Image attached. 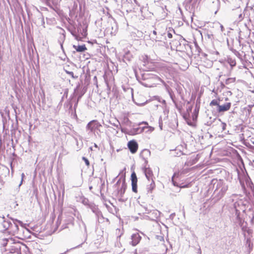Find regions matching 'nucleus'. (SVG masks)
I'll use <instances>...</instances> for the list:
<instances>
[{"instance_id": "1", "label": "nucleus", "mask_w": 254, "mask_h": 254, "mask_svg": "<svg viewBox=\"0 0 254 254\" xmlns=\"http://www.w3.org/2000/svg\"><path fill=\"white\" fill-rule=\"evenodd\" d=\"M214 193L216 194L217 200L221 199L224 196L228 189V185L222 180H212Z\"/></svg>"}, {"instance_id": "2", "label": "nucleus", "mask_w": 254, "mask_h": 254, "mask_svg": "<svg viewBox=\"0 0 254 254\" xmlns=\"http://www.w3.org/2000/svg\"><path fill=\"white\" fill-rule=\"evenodd\" d=\"M247 204V201L242 199L237 200L233 204L235 211H242L244 212L246 210V206Z\"/></svg>"}, {"instance_id": "3", "label": "nucleus", "mask_w": 254, "mask_h": 254, "mask_svg": "<svg viewBox=\"0 0 254 254\" xmlns=\"http://www.w3.org/2000/svg\"><path fill=\"white\" fill-rule=\"evenodd\" d=\"M102 127V125L97 120H92L89 122L86 127V130L90 131V132H94L96 129H99V127Z\"/></svg>"}, {"instance_id": "4", "label": "nucleus", "mask_w": 254, "mask_h": 254, "mask_svg": "<svg viewBox=\"0 0 254 254\" xmlns=\"http://www.w3.org/2000/svg\"><path fill=\"white\" fill-rule=\"evenodd\" d=\"M10 219L12 220L13 224L11 223L10 228L14 233L19 231V226H20L22 228L25 227L26 224H24L21 221L12 218H10Z\"/></svg>"}, {"instance_id": "5", "label": "nucleus", "mask_w": 254, "mask_h": 254, "mask_svg": "<svg viewBox=\"0 0 254 254\" xmlns=\"http://www.w3.org/2000/svg\"><path fill=\"white\" fill-rule=\"evenodd\" d=\"M11 225V222L7 220L3 216H0V230L1 232H4L10 228Z\"/></svg>"}, {"instance_id": "6", "label": "nucleus", "mask_w": 254, "mask_h": 254, "mask_svg": "<svg viewBox=\"0 0 254 254\" xmlns=\"http://www.w3.org/2000/svg\"><path fill=\"white\" fill-rule=\"evenodd\" d=\"M22 245L21 243H15L11 246L9 252L6 254H21V247Z\"/></svg>"}, {"instance_id": "7", "label": "nucleus", "mask_w": 254, "mask_h": 254, "mask_svg": "<svg viewBox=\"0 0 254 254\" xmlns=\"http://www.w3.org/2000/svg\"><path fill=\"white\" fill-rule=\"evenodd\" d=\"M127 147L130 152L134 154L136 152L138 149V144L137 142L134 140L129 141L127 143Z\"/></svg>"}, {"instance_id": "8", "label": "nucleus", "mask_w": 254, "mask_h": 254, "mask_svg": "<svg viewBox=\"0 0 254 254\" xmlns=\"http://www.w3.org/2000/svg\"><path fill=\"white\" fill-rule=\"evenodd\" d=\"M150 78L152 79L153 81H154L155 82L152 83L151 85H148L146 83H143V84L144 85V86L150 87L155 86L156 84H158V81L162 82L165 86H166V83L161 78H160L158 76L156 75H152L150 77Z\"/></svg>"}, {"instance_id": "9", "label": "nucleus", "mask_w": 254, "mask_h": 254, "mask_svg": "<svg viewBox=\"0 0 254 254\" xmlns=\"http://www.w3.org/2000/svg\"><path fill=\"white\" fill-rule=\"evenodd\" d=\"M142 169L146 179L148 181H150V180H152V179H153V172L152 170L149 167H147V165H146V164H143Z\"/></svg>"}, {"instance_id": "10", "label": "nucleus", "mask_w": 254, "mask_h": 254, "mask_svg": "<svg viewBox=\"0 0 254 254\" xmlns=\"http://www.w3.org/2000/svg\"><path fill=\"white\" fill-rule=\"evenodd\" d=\"M131 186H132V190L134 192H137V178L136 175V174L134 172H132L131 174Z\"/></svg>"}, {"instance_id": "11", "label": "nucleus", "mask_w": 254, "mask_h": 254, "mask_svg": "<svg viewBox=\"0 0 254 254\" xmlns=\"http://www.w3.org/2000/svg\"><path fill=\"white\" fill-rule=\"evenodd\" d=\"M231 106V102H226L223 105H219L218 108H217V111L218 113H223L224 112L228 111Z\"/></svg>"}, {"instance_id": "12", "label": "nucleus", "mask_w": 254, "mask_h": 254, "mask_svg": "<svg viewBox=\"0 0 254 254\" xmlns=\"http://www.w3.org/2000/svg\"><path fill=\"white\" fill-rule=\"evenodd\" d=\"M151 153L149 150L145 149H143L140 154V156L144 161V163L146 165L148 163V158L150 156Z\"/></svg>"}, {"instance_id": "13", "label": "nucleus", "mask_w": 254, "mask_h": 254, "mask_svg": "<svg viewBox=\"0 0 254 254\" xmlns=\"http://www.w3.org/2000/svg\"><path fill=\"white\" fill-rule=\"evenodd\" d=\"M157 12L159 14L160 18L161 19H164L167 15V10L166 9V6H159L157 8Z\"/></svg>"}, {"instance_id": "14", "label": "nucleus", "mask_w": 254, "mask_h": 254, "mask_svg": "<svg viewBox=\"0 0 254 254\" xmlns=\"http://www.w3.org/2000/svg\"><path fill=\"white\" fill-rule=\"evenodd\" d=\"M126 188H127V185L125 183V180L124 179L123 181L122 186H121V188L120 189H119L118 190V194L119 196L120 197V198H119L120 201H124L122 199L121 197H122L123 196V195L125 193V192L126 191Z\"/></svg>"}, {"instance_id": "15", "label": "nucleus", "mask_w": 254, "mask_h": 254, "mask_svg": "<svg viewBox=\"0 0 254 254\" xmlns=\"http://www.w3.org/2000/svg\"><path fill=\"white\" fill-rule=\"evenodd\" d=\"M141 236L138 233L134 234L131 236V244L132 246H135L139 243L141 240Z\"/></svg>"}, {"instance_id": "16", "label": "nucleus", "mask_w": 254, "mask_h": 254, "mask_svg": "<svg viewBox=\"0 0 254 254\" xmlns=\"http://www.w3.org/2000/svg\"><path fill=\"white\" fill-rule=\"evenodd\" d=\"M245 237H248L249 236V238H247V243H250V237L253 233V230L249 228H248L247 227H245V228H243V229H242ZM250 245V244H249Z\"/></svg>"}, {"instance_id": "17", "label": "nucleus", "mask_w": 254, "mask_h": 254, "mask_svg": "<svg viewBox=\"0 0 254 254\" xmlns=\"http://www.w3.org/2000/svg\"><path fill=\"white\" fill-rule=\"evenodd\" d=\"M143 130V128L140 127L133 128L128 131V134L130 135H134L141 133Z\"/></svg>"}, {"instance_id": "18", "label": "nucleus", "mask_w": 254, "mask_h": 254, "mask_svg": "<svg viewBox=\"0 0 254 254\" xmlns=\"http://www.w3.org/2000/svg\"><path fill=\"white\" fill-rule=\"evenodd\" d=\"M73 47L78 52H83L87 49L84 44L78 46L73 45Z\"/></svg>"}, {"instance_id": "19", "label": "nucleus", "mask_w": 254, "mask_h": 254, "mask_svg": "<svg viewBox=\"0 0 254 254\" xmlns=\"http://www.w3.org/2000/svg\"><path fill=\"white\" fill-rule=\"evenodd\" d=\"M156 238L157 240L160 241V245L163 246L164 251H165V252H166V251L167 250V248L166 246L164 245V237L161 235H156Z\"/></svg>"}, {"instance_id": "20", "label": "nucleus", "mask_w": 254, "mask_h": 254, "mask_svg": "<svg viewBox=\"0 0 254 254\" xmlns=\"http://www.w3.org/2000/svg\"><path fill=\"white\" fill-rule=\"evenodd\" d=\"M118 30V26L116 22L114 20L113 23L112 24L111 31L110 33L111 35H115Z\"/></svg>"}, {"instance_id": "21", "label": "nucleus", "mask_w": 254, "mask_h": 254, "mask_svg": "<svg viewBox=\"0 0 254 254\" xmlns=\"http://www.w3.org/2000/svg\"><path fill=\"white\" fill-rule=\"evenodd\" d=\"M227 62L229 64L232 68L236 66V62L235 59L231 57H228Z\"/></svg>"}, {"instance_id": "22", "label": "nucleus", "mask_w": 254, "mask_h": 254, "mask_svg": "<svg viewBox=\"0 0 254 254\" xmlns=\"http://www.w3.org/2000/svg\"><path fill=\"white\" fill-rule=\"evenodd\" d=\"M166 88H167L168 93L169 94V95L170 97V98L171 99L172 101L173 102L174 101L176 100L175 98V96L174 92L173 91L172 89H171V88H170L169 87H167Z\"/></svg>"}, {"instance_id": "23", "label": "nucleus", "mask_w": 254, "mask_h": 254, "mask_svg": "<svg viewBox=\"0 0 254 254\" xmlns=\"http://www.w3.org/2000/svg\"><path fill=\"white\" fill-rule=\"evenodd\" d=\"M155 184L154 181L153 179H152L151 184L147 187V192L151 193L152 190L155 188Z\"/></svg>"}, {"instance_id": "24", "label": "nucleus", "mask_w": 254, "mask_h": 254, "mask_svg": "<svg viewBox=\"0 0 254 254\" xmlns=\"http://www.w3.org/2000/svg\"><path fill=\"white\" fill-rule=\"evenodd\" d=\"M173 103L174 104L176 109H177L179 111H181L182 109L183 105V103L181 102H178L176 100L174 101Z\"/></svg>"}, {"instance_id": "25", "label": "nucleus", "mask_w": 254, "mask_h": 254, "mask_svg": "<svg viewBox=\"0 0 254 254\" xmlns=\"http://www.w3.org/2000/svg\"><path fill=\"white\" fill-rule=\"evenodd\" d=\"M204 34L205 37H207L211 41L214 39V36L211 32L207 31L206 32H204Z\"/></svg>"}, {"instance_id": "26", "label": "nucleus", "mask_w": 254, "mask_h": 254, "mask_svg": "<svg viewBox=\"0 0 254 254\" xmlns=\"http://www.w3.org/2000/svg\"><path fill=\"white\" fill-rule=\"evenodd\" d=\"M183 41H184V45L185 46V50L187 52H189V51L191 50V45H190L187 41H186L185 39H183Z\"/></svg>"}, {"instance_id": "27", "label": "nucleus", "mask_w": 254, "mask_h": 254, "mask_svg": "<svg viewBox=\"0 0 254 254\" xmlns=\"http://www.w3.org/2000/svg\"><path fill=\"white\" fill-rule=\"evenodd\" d=\"M236 223L239 224V225L242 228V229H243V228H245V227H246L247 222H245V221L243 219H242L238 222H236Z\"/></svg>"}, {"instance_id": "28", "label": "nucleus", "mask_w": 254, "mask_h": 254, "mask_svg": "<svg viewBox=\"0 0 254 254\" xmlns=\"http://www.w3.org/2000/svg\"><path fill=\"white\" fill-rule=\"evenodd\" d=\"M210 106H217V108H218V106H219V101L217 100L214 99L211 101L210 103Z\"/></svg>"}, {"instance_id": "29", "label": "nucleus", "mask_w": 254, "mask_h": 254, "mask_svg": "<svg viewBox=\"0 0 254 254\" xmlns=\"http://www.w3.org/2000/svg\"><path fill=\"white\" fill-rule=\"evenodd\" d=\"M241 212L240 211H235V215H236V222H238L243 219L240 216Z\"/></svg>"}, {"instance_id": "30", "label": "nucleus", "mask_w": 254, "mask_h": 254, "mask_svg": "<svg viewBox=\"0 0 254 254\" xmlns=\"http://www.w3.org/2000/svg\"><path fill=\"white\" fill-rule=\"evenodd\" d=\"M96 215L97 216V218H98V221L99 223L101 222V219H104V217L102 215V214L101 212H98L96 213Z\"/></svg>"}, {"instance_id": "31", "label": "nucleus", "mask_w": 254, "mask_h": 254, "mask_svg": "<svg viewBox=\"0 0 254 254\" xmlns=\"http://www.w3.org/2000/svg\"><path fill=\"white\" fill-rule=\"evenodd\" d=\"M176 90L177 91L178 93L181 96V99L182 100H184V96L182 94V89H181V88L180 86H177V87L176 88Z\"/></svg>"}, {"instance_id": "32", "label": "nucleus", "mask_w": 254, "mask_h": 254, "mask_svg": "<svg viewBox=\"0 0 254 254\" xmlns=\"http://www.w3.org/2000/svg\"><path fill=\"white\" fill-rule=\"evenodd\" d=\"M42 2L45 3L47 6L50 7L51 8L54 9L53 6L51 4L50 2V0H42Z\"/></svg>"}, {"instance_id": "33", "label": "nucleus", "mask_w": 254, "mask_h": 254, "mask_svg": "<svg viewBox=\"0 0 254 254\" xmlns=\"http://www.w3.org/2000/svg\"><path fill=\"white\" fill-rule=\"evenodd\" d=\"M65 72L67 74L70 75L73 79L76 78L77 77V76H74V73H73V72L72 71H68V70H65Z\"/></svg>"}, {"instance_id": "34", "label": "nucleus", "mask_w": 254, "mask_h": 254, "mask_svg": "<svg viewBox=\"0 0 254 254\" xmlns=\"http://www.w3.org/2000/svg\"><path fill=\"white\" fill-rule=\"evenodd\" d=\"M80 87V84H78V85H77L76 88L74 90V93L75 94L77 95L78 92V90H79Z\"/></svg>"}, {"instance_id": "35", "label": "nucleus", "mask_w": 254, "mask_h": 254, "mask_svg": "<svg viewBox=\"0 0 254 254\" xmlns=\"http://www.w3.org/2000/svg\"><path fill=\"white\" fill-rule=\"evenodd\" d=\"M82 159L84 161V162L86 164V165L87 166H88L89 165V164H90V163H89V161L88 160V159L87 158H86L85 157H82Z\"/></svg>"}, {"instance_id": "36", "label": "nucleus", "mask_w": 254, "mask_h": 254, "mask_svg": "<svg viewBox=\"0 0 254 254\" xmlns=\"http://www.w3.org/2000/svg\"><path fill=\"white\" fill-rule=\"evenodd\" d=\"M8 241V240L6 238H4V239H2V245L3 247H5L7 245Z\"/></svg>"}, {"instance_id": "37", "label": "nucleus", "mask_w": 254, "mask_h": 254, "mask_svg": "<svg viewBox=\"0 0 254 254\" xmlns=\"http://www.w3.org/2000/svg\"><path fill=\"white\" fill-rule=\"evenodd\" d=\"M176 175V174H174L173 177H172V182L174 186H178L177 183L174 181V178Z\"/></svg>"}, {"instance_id": "38", "label": "nucleus", "mask_w": 254, "mask_h": 254, "mask_svg": "<svg viewBox=\"0 0 254 254\" xmlns=\"http://www.w3.org/2000/svg\"><path fill=\"white\" fill-rule=\"evenodd\" d=\"M221 127L222 128V130H225L226 127V124L225 123L221 122Z\"/></svg>"}, {"instance_id": "39", "label": "nucleus", "mask_w": 254, "mask_h": 254, "mask_svg": "<svg viewBox=\"0 0 254 254\" xmlns=\"http://www.w3.org/2000/svg\"><path fill=\"white\" fill-rule=\"evenodd\" d=\"M81 224H82V225L83 226L84 232L85 233H86L87 232V229H86V226L85 225V223L84 222V221L82 220H81Z\"/></svg>"}, {"instance_id": "40", "label": "nucleus", "mask_w": 254, "mask_h": 254, "mask_svg": "<svg viewBox=\"0 0 254 254\" xmlns=\"http://www.w3.org/2000/svg\"><path fill=\"white\" fill-rule=\"evenodd\" d=\"M40 20H41V25L44 27V25H45V21H44V17L42 15V17L40 18Z\"/></svg>"}, {"instance_id": "41", "label": "nucleus", "mask_w": 254, "mask_h": 254, "mask_svg": "<svg viewBox=\"0 0 254 254\" xmlns=\"http://www.w3.org/2000/svg\"><path fill=\"white\" fill-rule=\"evenodd\" d=\"M144 211H143L144 213L149 214L151 212V211H150L149 209H148L147 207H144Z\"/></svg>"}, {"instance_id": "42", "label": "nucleus", "mask_w": 254, "mask_h": 254, "mask_svg": "<svg viewBox=\"0 0 254 254\" xmlns=\"http://www.w3.org/2000/svg\"><path fill=\"white\" fill-rule=\"evenodd\" d=\"M24 177H25L24 174V173H22V174H21V180L20 184L19 185V187H20L22 185V182H23V178H24Z\"/></svg>"}, {"instance_id": "43", "label": "nucleus", "mask_w": 254, "mask_h": 254, "mask_svg": "<svg viewBox=\"0 0 254 254\" xmlns=\"http://www.w3.org/2000/svg\"><path fill=\"white\" fill-rule=\"evenodd\" d=\"M216 24H217L220 26L221 31L223 32L224 30V29L223 26L219 23H216Z\"/></svg>"}, {"instance_id": "44", "label": "nucleus", "mask_w": 254, "mask_h": 254, "mask_svg": "<svg viewBox=\"0 0 254 254\" xmlns=\"http://www.w3.org/2000/svg\"><path fill=\"white\" fill-rule=\"evenodd\" d=\"M243 15L242 13H241L239 15V21H240L243 19Z\"/></svg>"}, {"instance_id": "45", "label": "nucleus", "mask_w": 254, "mask_h": 254, "mask_svg": "<svg viewBox=\"0 0 254 254\" xmlns=\"http://www.w3.org/2000/svg\"><path fill=\"white\" fill-rule=\"evenodd\" d=\"M230 50L236 55L237 53H238V52L236 50L234 49L233 48H230Z\"/></svg>"}, {"instance_id": "46", "label": "nucleus", "mask_w": 254, "mask_h": 254, "mask_svg": "<svg viewBox=\"0 0 254 254\" xmlns=\"http://www.w3.org/2000/svg\"><path fill=\"white\" fill-rule=\"evenodd\" d=\"M235 42L236 43H238L240 46H241V41H240V37L239 38V39H237L236 38Z\"/></svg>"}, {"instance_id": "47", "label": "nucleus", "mask_w": 254, "mask_h": 254, "mask_svg": "<svg viewBox=\"0 0 254 254\" xmlns=\"http://www.w3.org/2000/svg\"><path fill=\"white\" fill-rule=\"evenodd\" d=\"M188 2H189V3H194L195 2H196L197 0H187Z\"/></svg>"}, {"instance_id": "48", "label": "nucleus", "mask_w": 254, "mask_h": 254, "mask_svg": "<svg viewBox=\"0 0 254 254\" xmlns=\"http://www.w3.org/2000/svg\"><path fill=\"white\" fill-rule=\"evenodd\" d=\"M167 36H168V37L169 38H172V34L169 32H168Z\"/></svg>"}, {"instance_id": "49", "label": "nucleus", "mask_w": 254, "mask_h": 254, "mask_svg": "<svg viewBox=\"0 0 254 254\" xmlns=\"http://www.w3.org/2000/svg\"><path fill=\"white\" fill-rule=\"evenodd\" d=\"M182 154H183V152L182 151H179V152L177 153V155H176L178 156H180Z\"/></svg>"}, {"instance_id": "50", "label": "nucleus", "mask_w": 254, "mask_h": 254, "mask_svg": "<svg viewBox=\"0 0 254 254\" xmlns=\"http://www.w3.org/2000/svg\"><path fill=\"white\" fill-rule=\"evenodd\" d=\"M114 126H115V127H117V128H119L120 127H121L120 124V123H118V124H117V125H116V124H114Z\"/></svg>"}, {"instance_id": "51", "label": "nucleus", "mask_w": 254, "mask_h": 254, "mask_svg": "<svg viewBox=\"0 0 254 254\" xmlns=\"http://www.w3.org/2000/svg\"><path fill=\"white\" fill-rule=\"evenodd\" d=\"M156 28H155V30H154L152 32V33L154 35L156 36L157 35V31H156Z\"/></svg>"}, {"instance_id": "52", "label": "nucleus", "mask_w": 254, "mask_h": 254, "mask_svg": "<svg viewBox=\"0 0 254 254\" xmlns=\"http://www.w3.org/2000/svg\"><path fill=\"white\" fill-rule=\"evenodd\" d=\"M198 254H201V249H200V248L199 247L198 249Z\"/></svg>"}, {"instance_id": "53", "label": "nucleus", "mask_w": 254, "mask_h": 254, "mask_svg": "<svg viewBox=\"0 0 254 254\" xmlns=\"http://www.w3.org/2000/svg\"><path fill=\"white\" fill-rule=\"evenodd\" d=\"M121 183V180H120V179H119V180L117 181V182L116 183V185H116V186H117V185H119V183Z\"/></svg>"}, {"instance_id": "54", "label": "nucleus", "mask_w": 254, "mask_h": 254, "mask_svg": "<svg viewBox=\"0 0 254 254\" xmlns=\"http://www.w3.org/2000/svg\"><path fill=\"white\" fill-rule=\"evenodd\" d=\"M194 112H195V113H198V109H196V108H195V109H194Z\"/></svg>"}, {"instance_id": "55", "label": "nucleus", "mask_w": 254, "mask_h": 254, "mask_svg": "<svg viewBox=\"0 0 254 254\" xmlns=\"http://www.w3.org/2000/svg\"><path fill=\"white\" fill-rule=\"evenodd\" d=\"M236 56L238 57L239 58H240V53L238 52V53H237L236 55Z\"/></svg>"}, {"instance_id": "56", "label": "nucleus", "mask_w": 254, "mask_h": 254, "mask_svg": "<svg viewBox=\"0 0 254 254\" xmlns=\"http://www.w3.org/2000/svg\"><path fill=\"white\" fill-rule=\"evenodd\" d=\"M121 131L122 132H125V130L124 128H121Z\"/></svg>"}, {"instance_id": "57", "label": "nucleus", "mask_w": 254, "mask_h": 254, "mask_svg": "<svg viewBox=\"0 0 254 254\" xmlns=\"http://www.w3.org/2000/svg\"><path fill=\"white\" fill-rule=\"evenodd\" d=\"M230 80H231L230 78H228L226 81V83L228 84V81H229Z\"/></svg>"}, {"instance_id": "58", "label": "nucleus", "mask_w": 254, "mask_h": 254, "mask_svg": "<svg viewBox=\"0 0 254 254\" xmlns=\"http://www.w3.org/2000/svg\"><path fill=\"white\" fill-rule=\"evenodd\" d=\"M42 9L43 10H47V9H48L47 8H46V7H43Z\"/></svg>"}, {"instance_id": "59", "label": "nucleus", "mask_w": 254, "mask_h": 254, "mask_svg": "<svg viewBox=\"0 0 254 254\" xmlns=\"http://www.w3.org/2000/svg\"><path fill=\"white\" fill-rule=\"evenodd\" d=\"M156 41H159L160 40L159 39H157V37H156V38L154 39Z\"/></svg>"}, {"instance_id": "60", "label": "nucleus", "mask_w": 254, "mask_h": 254, "mask_svg": "<svg viewBox=\"0 0 254 254\" xmlns=\"http://www.w3.org/2000/svg\"><path fill=\"white\" fill-rule=\"evenodd\" d=\"M155 215H157L158 213H159V212L155 211Z\"/></svg>"}, {"instance_id": "61", "label": "nucleus", "mask_w": 254, "mask_h": 254, "mask_svg": "<svg viewBox=\"0 0 254 254\" xmlns=\"http://www.w3.org/2000/svg\"><path fill=\"white\" fill-rule=\"evenodd\" d=\"M252 191H253V194L254 195V188L253 189H252Z\"/></svg>"}, {"instance_id": "62", "label": "nucleus", "mask_w": 254, "mask_h": 254, "mask_svg": "<svg viewBox=\"0 0 254 254\" xmlns=\"http://www.w3.org/2000/svg\"><path fill=\"white\" fill-rule=\"evenodd\" d=\"M61 48L62 49H63V44H61Z\"/></svg>"}, {"instance_id": "63", "label": "nucleus", "mask_w": 254, "mask_h": 254, "mask_svg": "<svg viewBox=\"0 0 254 254\" xmlns=\"http://www.w3.org/2000/svg\"><path fill=\"white\" fill-rule=\"evenodd\" d=\"M85 202V199H84V200H83V203H84Z\"/></svg>"}, {"instance_id": "64", "label": "nucleus", "mask_w": 254, "mask_h": 254, "mask_svg": "<svg viewBox=\"0 0 254 254\" xmlns=\"http://www.w3.org/2000/svg\"><path fill=\"white\" fill-rule=\"evenodd\" d=\"M82 95H80V96L78 97V99H79V98H81V96H82Z\"/></svg>"}]
</instances>
